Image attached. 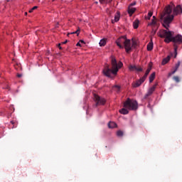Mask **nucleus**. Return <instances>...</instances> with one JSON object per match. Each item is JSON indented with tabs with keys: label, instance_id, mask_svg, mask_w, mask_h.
Returning a JSON list of instances; mask_svg holds the SVG:
<instances>
[{
	"label": "nucleus",
	"instance_id": "36",
	"mask_svg": "<svg viewBox=\"0 0 182 182\" xmlns=\"http://www.w3.org/2000/svg\"><path fill=\"white\" fill-rule=\"evenodd\" d=\"M174 73H176L175 68L173 69V75H174Z\"/></svg>",
	"mask_w": 182,
	"mask_h": 182
},
{
	"label": "nucleus",
	"instance_id": "38",
	"mask_svg": "<svg viewBox=\"0 0 182 182\" xmlns=\"http://www.w3.org/2000/svg\"><path fill=\"white\" fill-rule=\"evenodd\" d=\"M25 14H26V15H27V14H28L27 11H25Z\"/></svg>",
	"mask_w": 182,
	"mask_h": 182
},
{
	"label": "nucleus",
	"instance_id": "18",
	"mask_svg": "<svg viewBox=\"0 0 182 182\" xmlns=\"http://www.w3.org/2000/svg\"><path fill=\"white\" fill-rule=\"evenodd\" d=\"M156 23H157L156 17V16H153L151 22L149 23V24L150 25H155V24H156Z\"/></svg>",
	"mask_w": 182,
	"mask_h": 182
},
{
	"label": "nucleus",
	"instance_id": "3",
	"mask_svg": "<svg viewBox=\"0 0 182 182\" xmlns=\"http://www.w3.org/2000/svg\"><path fill=\"white\" fill-rule=\"evenodd\" d=\"M116 44L119 48V49H124V46L125 50L127 53L132 50L131 40H129V38H127L126 36H122V37H119L116 40Z\"/></svg>",
	"mask_w": 182,
	"mask_h": 182
},
{
	"label": "nucleus",
	"instance_id": "26",
	"mask_svg": "<svg viewBox=\"0 0 182 182\" xmlns=\"http://www.w3.org/2000/svg\"><path fill=\"white\" fill-rule=\"evenodd\" d=\"M77 33V35H79L80 34V28H77V30H76L75 31H73V33Z\"/></svg>",
	"mask_w": 182,
	"mask_h": 182
},
{
	"label": "nucleus",
	"instance_id": "2",
	"mask_svg": "<svg viewBox=\"0 0 182 182\" xmlns=\"http://www.w3.org/2000/svg\"><path fill=\"white\" fill-rule=\"evenodd\" d=\"M111 65L112 68H109V65H106L103 70L104 75L107 77H112V75H114V76H117L119 69H121L123 66V63L122 61H119L118 63L115 57H112Z\"/></svg>",
	"mask_w": 182,
	"mask_h": 182
},
{
	"label": "nucleus",
	"instance_id": "5",
	"mask_svg": "<svg viewBox=\"0 0 182 182\" xmlns=\"http://www.w3.org/2000/svg\"><path fill=\"white\" fill-rule=\"evenodd\" d=\"M94 101L95 102V106H100L105 105L106 100L103 97H100L97 95H94Z\"/></svg>",
	"mask_w": 182,
	"mask_h": 182
},
{
	"label": "nucleus",
	"instance_id": "34",
	"mask_svg": "<svg viewBox=\"0 0 182 182\" xmlns=\"http://www.w3.org/2000/svg\"><path fill=\"white\" fill-rule=\"evenodd\" d=\"M80 43H85L84 40H80Z\"/></svg>",
	"mask_w": 182,
	"mask_h": 182
},
{
	"label": "nucleus",
	"instance_id": "22",
	"mask_svg": "<svg viewBox=\"0 0 182 182\" xmlns=\"http://www.w3.org/2000/svg\"><path fill=\"white\" fill-rule=\"evenodd\" d=\"M117 136H118L119 137H122V136H124V133H123V132H122L121 130H119V131L117 132Z\"/></svg>",
	"mask_w": 182,
	"mask_h": 182
},
{
	"label": "nucleus",
	"instance_id": "24",
	"mask_svg": "<svg viewBox=\"0 0 182 182\" xmlns=\"http://www.w3.org/2000/svg\"><path fill=\"white\" fill-rule=\"evenodd\" d=\"M100 3L104 4V3H111L112 0H100Z\"/></svg>",
	"mask_w": 182,
	"mask_h": 182
},
{
	"label": "nucleus",
	"instance_id": "32",
	"mask_svg": "<svg viewBox=\"0 0 182 182\" xmlns=\"http://www.w3.org/2000/svg\"><path fill=\"white\" fill-rule=\"evenodd\" d=\"M17 77H22V74H17Z\"/></svg>",
	"mask_w": 182,
	"mask_h": 182
},
{
	"label": "nucleus",
	"instance_id": "6",
	"mask_svg": "<svg viewBox=\"0 0 182 182\" xmlns=\"http://www.w3.org/2000/svg\"><path fill=\"white\" fill-rule=\"evenodd\" d=\"M156 86H157V85L156 84L154 86H152V87H150V89H149L147 93L144 95L145 100L149 99V97L150 96H151V95H153V93L155 92V90L156 89Z\"/></svg>",
	"mask_w": 182,
	"mask_h": 182
},
{
	"label": "nucleus",
	"instance_id": "10",
	"mask_svg": "<svg viewBox=\"0 0 182 182\" xmlns=\"http://www.w3.org/2000/svg\"><path fill=\"white\" fill-rule=\"evenodd\" d=\"M155 77H156V73L154 71V73H152L151 74V75H149V82H150V83H152V82H154Z\"/></svg>",
	"mask_w": 182,
	"mask_h": 182
},
{
	"label": "nucleus",
	"instance_id": "37",
	"mask_svg": "<svg viewBox=\"0 0 182 182\" xmlns=\"http://www.w3.org/2000/svg\"><path fill=\"white\" fill-rule=\"evenodd\" d=\"M11 123L12 124H14V122H11Z\"/></svg>",
	"mask_w": 182,
	"mask_h": 182
},
{
	"label": "nucleus",
	"instance_id": "1",
	"mask_svg": "<svg viewBox=\"0 0 182 182\" xmlns=\"http://www.w3.org/2000/svg\"><path fill=\"white\" fill-rule=\"evenodd\" d=\"M181 13L182 6L181 4H178L176 6H175L174 4H172V6H166L164 13L161 15V18H163L164 20L163 26L166 28V30H161L159 31V36L160 38H165L164 42H166V43H170V42L173 43V48L176 53L175 58L177 56L178 45H181V43H182V36L181 34H178L173 37V31L168 30V27L170 26V23H171L174 18V15L178 16V14H181Z\"/></svg>",
	"mask_w": 182,
	"mask_h": 182
},
{
	"label": "nucleus",
	"instance_id": "11",
	"mask_svg": "<svg viewBox=\"0 0 182 182\" xmlns=\"http://www.w3.org/2000/svg\"><path fill=\"white\" fill-rule=\"evenodd\" d=\"M135 11V7H132V6H131L130 4L128 9V13H129V14H133V13H134Z\"/></svg>",
	"mask_w": 182,
	"mask_h": 182
},
{
	"label": "nucleus",
	"instance_id": "20",
	"mask_svg": "<svg viewBox=\"0 0 182 182\" xmlns=\"http://www.w3.org/2000/svg\"><path fill=\"white\" fill-rule=\"evenodd\" d=\"M147 76H148V74H147V70H146V71L144 73V75H143V77H141L142 83H144V82H145Z\"/></svg>",
	"mask_w": 182,
	"mask_h": 182
},
{
	"label": "nucleus",
	"instance_id": "39",
	"mask_svg": "<svg viewBox=\"0 0 182 182\" xmlns=\"http://www.w3.org/2000/svg\"><path fill=\"white\" fill-rule=\"evenodd\" d=\"M133 45H136V43H133Z\"/></svg>",
	"mask_w": 182,
	"mask_h": 182
},
{
	"label": "nucleus",
	"instance_id": "15",
	"mask_svg": "<svg viewBox=\"0 0 182 182\" xmlns=\"http://www.w3.org/2000/svg\"><path fill=\"white\" fill-rule=\"evenodd\" d=\"M154 44L152 41H150V43H148L147 44V50H153Z\"/></svg>",
	"mask_w": 182,
	"mask_h": 182
},
{
	"label": "nucleus",
	"instance_id": "16",
	"mask_svg": "<svg viewBox=\"0 0 182 182\" xmlns=\"http://www.w3.org/2000/svg\"><path fill=\"white\" fill-rule=\"evenodd\" d=\"M107 43V40L105 38H102V40L100 41V46H105Z\"/></svg>",
	"mask_w": 182,
	"mask_h": 182
},
{
	"label": "nucleus",
	"instance_id": "13",
	"mask_svg": "<svg viewBox=\"0 0 182 182\" xmlns=\"http://www.w3.org/2000/svg\"><path fill=\"white\" fill-rule=\"evenodd\" d=\"M117 124L114 123V122H109V123L108 124V127L109 129H114V127H117Z\"/></svg>",
	"mask_w": 182,
	"mask_h": 182
},
{
	"label": "nucleus",
	"instance_id": "40",
	"mask_svg": "<svg viewBox=\"0 0 182 182\" xmlns=\"http://www.w3.org/2000/svg\"><path fill=\"white\" fill-rule=\"evenodd\" d=\"M112 22L114 23V20H112Z\"/></svg>",
	"mask_w": 182,
	"mask_h": 182
},
{
	"label": "nucleus",
	"instance_id": "27",
	"mask_svg": "<svg viewBox=\"0 0 182 182\" xmlns=\"http://www.w3.org/2000/svg\"><path fill=\"white\" fill-rule=\"evenodd\" d=\"M172 75H174V70H173V71H171L170 73H168V76L169 77H171V76H172Z\"/></svg>",
	"mask_w": 182,
	"mask_h": 182
},
{
	"label": "nucleus",
	"instance_id": "12",
	"mask_svg": "<svg viewBox=\"0 0 182 182\" xmlns=\"http://www.w3.org/2000/svg\"><path fill=\"white\" fill-rule=\"evenodd\" d=\"M139 23H140V21H139V18H136V20H134V21L133 22L134 28H138Z\"/></svg>",
	"mask_w": 182,
	"mask_h": 182
},
{
	"label": "nucleus",
	"instance_id": "14",
	"mask_svg": "<svg viewBox=\"0 0 182 182\" xmlns=\"http://www.w3.org/2000/svg\"><path fill=\"white\" fill-rule=\"evenodd\" d=\"M152 66H153V63H149V66L146 70L147 76H148V75H149V73L152 69Z\"/></svg>",
	"mask_w": 182,
	"mask_h": 182
},
{
	"label": "nucleus",
	"instance_id": "33",
	"mask_svg": "<svg viewBox=\"0 0 182 182\" xmlns=\"http://www.w3.org/2000/svg\"><path fill=\"white\" fill-rule=\"evenodd\" d=\"M136 4V1H134V3H131L130 6H134Z\"/></svg>",
	"mask_w": 182,
	"mask_h": 182
},
{
	"label": "nucleus",
	"instance_id": "4",
	"mask_svg": "<svg viewBox=\"0 0 182 182\" xmlns=\"http://www.w3.org/2000/svg\"><path fill=\"white\" fill-rule=\"evenodd\" d=\"M136 110L138 109V103L136 100H132L131 99H127L124 103V109L119 110L122 114H128L129 110Z\"/></svg>",
	"mask_w": 182,
	"mask_h": 182
},
{
	"label": "nucleus",
	"instance_id": "29",
	"mask_svg": "<svg viewBox=\"0 0 182 182\" xmlns=\"http://www.w3.org/2000/svg\"><path fill=\"white\" fill-rule=\"evenodd\" d=\"M58 48L60 50H62V46H60V43H58Z\"/></svg>",
	"mask_w": 182,
	"mask_h": 182
},
{
	"label": "nucleus",
	"instance_id": "19",
	"mask_svg": "<svg viewBox=\"0 0 182 182\" xmlns=\"http://www.w3.org/2000/svg\"><path fill=\"white\" fill-rule=\"evenodd\" d=\"M180 66H181V61H178V63L175 64V73L176 72H177V70H178Z\"/></svg>",
	"mask_w": 182,
	"mask_h": 182
},
{
	"label": "nucleus",
	"instance_id": "23",
	"mask_svg": "<svg viewBox=\"0 0 182 182\" xmlns=\"http://www.w3.org/2000/svg\"><path fill=\"white\" fill-rule=\"evenodd\" d=\"M151 16H153V11H149L148 16L146 17V18H149V20L151 18Z\"/></svg>",
	"mask_w": 182,
	"mask_h": 182
},
{
	"label": "nucleus",
	"instance_id": "7",
	"mask_svg": "<svg viewBox=\"0 0 182 182\" xmlns=\"http://www.w3.org/2000/svg\"><path fill=\"white\" fill-rule=\"evenodd\" d=\"M129 70L131 72H134V70H136V72H143L142 67H140V65H129Z\"/></svg>",
	"mask_w": 182,
	"mask_h": 182
},
{
	"label": "nucleus",
	"instance_id": "30",
	"mask_svg": "<svg viewBox=\"0 0 182 182\" xmlns=\"http://www.w3.org/2000/svg\"><path fill=\"white\" fill-rule=\"evenodd\" d=\"M68 43V40H65V41H63V45H66Z\"/></svg>",
	"mask_w": 182,
	"mask_h": 182
},
{
	"label": "nucleus",
	"instance_id": "21",
	"mask_svg": "<svg viewBox=\"0 0 182 182\" xmlns=\"http://www.w3.org/2000/svg\"><path fill=\"white\" fill-rule=\"evenodd\" d=\"M173 80L176 82V83H179L180 82V78L178 75H173Z\"/></svg>",
	"mask_w": 182,
	"mask_h": 182
},
{
	"label": "nucleus",
	"instance_id": "9",
	"mask_svg": "<svg viewBox=\"0 0 182 182\" xmlns=\"http://www.w3.org/2000/svg\"><path fill=\"white\" fill-rule=\"evenodd\" d=\"M171 59V55H167L162 60V65H166V63H168L169 60Z\"/></svg>",
	"mask_w": 182,
	"mask_h": 182
},
{
	"label": "nucleus",
	"instance_id": "25",
	"mask_svg": "<svg viewBox=\"0 0 182 182\" xmlns=\"http://www.w3.org/2000/svg\"><path fill=\"white\" fill-rule=\"evenodd\" d=\"M36 9H38V6H33V7H32V9L29 10V13H32V11H33V10H36Z\"/></svg>",
	"mask_w": 182,
	"mask_h": 182
},
{
	"label": "nucleus",
	"instance_id": "28",
	"mask_svg": "<svg viewBox=\"0 0 182 182\" xmlns=\"http://www.w3.org/2000/svg\"><path fill=\"white\" fill-rule=\"evenodd\" d=\"M77 46H81V41L80 40V41H78V43H77Z\"/></svg>",
	"mask_w": 182,
	"mask_h": 182
},
{
	"label": "nucleus",
	"instance_id": "17",
	"mask_svg": "<svg viewBox=\"0 0 182 182\" xmlns=\"http://www.w3.org/2000/svg\"><path fill=\"white\" fill-rule=\"evenodd\" d=\"M120 18V13L117 11V14L114 15V21H119Z\"/></svg>",
	"mask_w": 182,
	"mask_h": 182
},
{
	"label": "nucleus",
	"instance_id": "31",
	"mask_svg": "<svg viewBox=\"0 0 182 182\" xmlns=\"http://www.w3.org/2000/svg\"><path fill=\"white\" fill-rule=\"evenodd\" d=\"M114 87H115L116 89H117V90H120V87H119V86H114Z\"/></svg>",
	"mask_w": 182,
	"mask_h": 182
},
{
	"label": "nucleus",
	"instance_id": "35",
	"mask_svg": "<svg viewBox=\"0 0 182 182\" xmlns=\"http://www.w3.org/2000/svg\"><path fill=\"white\" fill-rule=\"evenodd\" d=\"M6 89H10L9 86H7V87H6Z\"/></svg>",
	"mask_w": 182,
	"mask_h": 182
},
{
	"label": "nucleus",
	"instance_id": "8",
	"mask_svg": "<svg viewBox=\"0 0 182 182\" xmlns=\"http://www.w3.org/2000/svg\"><path fill=\"white\" fill-rule=\"evenodd\" d=\"M142 85V77L139 78V80H137L135 82H132L133 87H139Z\"/></svg>",
	"mask_w": 182,
	"mask_h": 182
}]
</instances>
